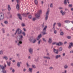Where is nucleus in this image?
<instances>
[{
	"label": "nucleus",
	"instance_id": "nucleus-53",
	"mask_svg": "<svg viewBox=\"0 0 73 73\" xmlns=\"http://www.w3.org/2000/svg\"><path fill=\"white\" fill-rule=\"evenodd\" d=\"M25 24H24V23H22V27H25Z\"/></svg>",
	"mask_w": 73,
	"mask_h": 73
},
{
	"label": "nucleus",
	"instance_id": "nucleus-63",
	"mask_svg": "<svg viewBox=\"0 0 73 73\" xmlns=\"http://www.w3.org/2000/svg\"><path fill=\"white\" fill-rule=\"evenodd\" d=\"M67 43V42H66V41L65 42H64V44H66Z\"/></svg>",
	"mask_w": 73,
	"mask_h": 73
},
{
	"label": "nucleus",
	"instance_id": "nucleus-35",
	"mask_svg": "<svg viewBox=\"0 0 73 73\" xmlns=\"http://www.w3.org/2000/svg\"><path fill=\"white\" fill-rule=\"evenodd\" d=\"M4 24H8V21H5L4 22Z\"/></svg>",
	"mask_w": 73,
	"mask_h": 73
},
{
	"label": "nucleus",
	"instance_id": "nucleus-12",
	"mask_svg": "<svg viewBox=\"0 0 73 73\" xmlns=\"http://www.w3.org/2000/svg\"><path fill=\"white\" fill-rule=\"evenodd\" d=\"M28 14H29V13H23L22 14V15L23 16H25V17H27V15H28Z\"/></svg>",
	"mask_w": 73,
	"mask_h": 73
},
{
	"label": "nucleus",
	"instance_id": "nucleus-5",
	"mask_svg": "<svg viewBox=\"0 0 73 73\" xmlns=\"http://www.w3.org/2000/svg\"><path fill=\"white\" fill-rule=\"evenodd\" d=\"M29 52L30 54H32V53H33V48H30L29 49Z\"/></svg>",
	"mask_w": 73,
	"mask_h": 73
},
{
	"label": "nucleus",
	"instance_id": "nucleus-38",
	"mask_svg": "<svg viewBox=\"0 0 73 73\" xmlns=\"http://www.w3.org/2000/svg\"><path fill=\"white\" fill-rule=\"evenodd\" d=\"M2 31L3 33H5V30H4V28L2 29Z\"/></svg>",
	"mask_w": 73,
	"mask_h": 73
},
{
	"label": "nucleus",
	"instance_id": "nucleus-55",
	"mask_svg": "<svg viewBox=\"0 0 73 73\" xmlns=\"http://www.w3.org/2000/svg\"><path fill=\"white\" fill-rule=\"evenodd\" d=\"M70 53H73V50L70 51Z\"/></svg>",
	"mask_w": 73,
	"mask_h": 73
},
{
	"label": "nucleus",
	"instance_id": "nucleus-64",
	"mask_svg": "<svg viewBox=\"0 0 73 73\" xmlns=\"http://www.w3.org/2000/svg\"><path fill=\"white\" fill-rule=\"evenodd\" d=\"M1 25H2L3 27H4L5 26L4 25H3V24L2 23H1Z\"/></svg>",
	"mask_w": 73,
	"mask_h": 73
},
{
	"label": "nucleus",
	"instance_id": "nucleus-58",
	"mask_svg": "<svg viewBox=\"0 0 73 73\" xmlns=\"http://www.w3.org/2000/svg\"><path fill=\"white\" fill-rule=\"evenodd\" d=\"M26 64L27 66H29L30 65L28 64V63H27Z\"/></svg>",
	"mask_w": 73,
	"mask_h": 73
},
{
	"label": "nucleus",
	"instance_id": "nucleus-61",
	"mask_svg": "<svg viewBox=\"0 0 73 73\" xmlns=\"http://www.w3.org/2000/svg\"><path fill=\"white\" fill-rule=\"evenodd\" d=\"M12 72L13 73H14V72H15V70H14V69H13Z\"/></svg>",
	"mask_w": 73,
	"mask_h": 73
},
{
	"label": "nucleus",
	"instance_id": "nucleus-36",
	"mask_svg": "<svg viewBox=\"0 0 73 73\" xmlns=\"http://www.w3.org/2000/svg\"><path fill=\"white\" fill-rule=\"evenodd\" d=\"M42 40H43V41H44V42H46V40H45V38H42Z\"/></svg>",
	"mask_w": 73,
	"mask_h": 73
},
{
	"label": "nucleus",
	"instance_id": "nucleus-29",
	"mask_svg": "<svg viewBox=\"0 0 73 73\" xmlns=\"http://www.w3.org/2000/svg\"><path fill=\"white\" fill-rule=\"evenodd\" d=\"M3 54V51L2 50L0 51V55H2Z\"/></svg>",
	"mask_w": 73,
	"mask_h": 73
},
{
	"label": "nucleus",
	"instance_id": "nucleus-47",
	"mask_svg": "<svg viewBox=\"0 0 73 73\" xmlns=\"http://www.w3.org/2000/svg\"><path fill=\"white\" fill-rule=\"evenodd\" d=\"M2 72L3 73H7V71H6V70H3V71H2Z\"/></svg>",
	"mask_w": 73,
	"mask_h": 73
},
{
	"label": "nucleus",
	"instance_id": "nucleus-18",
	"mask_svg": "<svg viewBox=\"0 0 73 73\" xmlns=\"http://www.w3.org/2000/svg\"><path fill=\"white\" fill-rule=\"evenodd\" d=\"M18 35H20L22 33V31L21 30V29H19V31H18Z\"/></svg>",
	"mask_w": 73,
	"mask_h": 73
},
{
	"label": "nucleus",
	"instance_id": "nucleus-28",
	"mask_svg": "<svg viewBox=\"0 0 73 73\" xmlns=\"http://www.w3.org/2000/svg\"><path fill=\"white\" fill-rule=\"evenodd\" d=\"M1 69H2V70H4V69H5V67H4V66H1Z\"/></svg>",
	"mask_w": 73,
	"mask_h": 73
},
{
	"label": "nucleus",
	"instance_id": "nucleus-26",
	"mask_svg": "<svg viewBox=\"0 0 73 73\" xmlns=\"http://www.w3.org/2000/svg\"><path fill=\"white\" fill-rule=\"evenodd\" d=\"M64 69H67V68H68V65H67V64H66L64 66Z\"/></svg>",
	"mask_w": 73,
	"mask_h": 73
},
{
	"label": "nucleus",
	"instance_id": "nucleus-9",
	"mask_svg": "<svg viewBox=\"0 0 73 73\" xmlns=\"http://www.w3.org/2000/svg\"><path fill=\"white\" fill-rule=\"evenodd\" d=\"M60 13H61L62 16H64V15H65L66 13V12H65L64 11L63 12V11L62 10L61 11H60Z\"/></svg>",
	"mask_w": 73,
	"mask_h": 73
},
{
	"label": "nucleus",
	"instance_id": "nucleus-20",
	"mask_svg": "<svg viewBox=\"0 0 73 73\" xmlns=\"http://www.w3.org/2000/svg\"><path fill=\"white\" fill-rule=\"evenodd\" d=\"M33 70V68H29V72H30V73L32 72V70Z\"/></svg>",
	"mask_w": 73,
	"mask_h": 73
},
{
	"label": "nucleus",
	"instance_id": "nucleus-59",
	"mask_svg": "<svg viewBox=\"0 0 73 73\" xmlns=\"http://www.w3.org/2000/svg\"><path fill=\"white\" fill-rule=\"evenodd\" d=\"M52 29L53 31H55V28L54 27H53Z\"/></svg>",
	"mask_w": 73,
	"mask_h": 73
},
{
	"label": "nucleus",
	"instance_id": "nucleus-46",
	"mask_svg": "<svg viewBox=\"0 0 73 73\" xmlns=\"http://www.w3.org/2000/svg\"><path fill=\"white\" fill-rule=\"evenodd\" d=\"M67 37L68 39H70L71 38V36H68Z\"/></svg>",
	"mask_w": 73,
	"mask_h": 73
},
{
	"label": "nucleus",
	"instance_id": "nucleus-40",
	"mask_svg": "<svg viewBox=\"0 0 73 73\" xmlns=\"http://www.w3.org/2000/svg\"><path fill=\"white\" fill-rule=\"evenodd\" d=\"M57 24L58 25V26L59 27H61V24L60 23H57Z\"/></svg>",
	"mask_w": 73,
	"mask_h": 73
},
{
	"label": "nucleus",
	"instance_id": "nucleus-45",
	"mask_svg": "<svg viewBox=\"0 0 73 73\" xmlns=\"http://www.w3.org/2000/svg\"><path fill=\"white\" fill-rule=\"evenodd\" d=\"M64 34V33L63 32H61L60 33V35H61V36H63V35Z\"/></svg>",
	"mask_w": 73,
	"mask_h": 73
},
{
	"label": "nucleus",
	"instance_id": "nucleus-37",
	"mask_svg": "<svg viewBox=\"0 0 73 73\" xmlns=\"http://www.w3.org/2000/svg\"><path fill=\"white\" fill-rule=\"evenodd\" d=\"M35 4H36V5H37V3H38L37 0H35Z\"/></svg>",
	"mask_w": 73,
	"mask_h": 73
},
{
	"label": "nucleus",
	"instance_id": "nucleus-16",
	"mask_svg": "<svg viewBox=\"0 0 73 73\" xmlns=\"http://www.w3.org/2000/svg\"><path fill=\"white\" fill-rule=\"evenodd\" d=\"M61 57V55H57L55 56V59H58V58Z\"/></svg>",
	"mask_w": 73,
	"mask_h": 73
},
{
	"label": "nucleus",
	"instance_id": "nucleus-30",
	"mask_svg": "<svg viewBox=\"0 0 73 73\" xmlns=\"http://www.w3.org/2000/svg\"><path fill=\"white\" fill-rule=\"evenodd\" d=\"M19 28H18L16 30V33L15 34V35H16V33H17V32H18V31H19Z\"/></svg>",
	"mask_w": 73,
	"mask_h": 73
},
{
	"label": "nucleus",
	"instance_id": "nucleus-51",
	"mask_svg": "<svg viewBox=\"0 0 73 73\" xmlns=\"http://www.w3.org/2000/svg\"><path fill=\"white\" fill-rule=\"evenodd\" d=\"M56 23H55L53 25V27H55V26L56 25Z\"/></svg>",
	"mask_w": 73,
	"mask_h": 73
},
{
	"label": "nucleus",
	"instance_id": "nucleus-21",
	"mask_svg": "<svg viewBox=\"0 0 73 73\" xmlns=\"http://www.w3.org/2000/svg\"><path fill=\"white\" fill-rule=\"evenodd\" d=\"M35 16H36V17H37V18H38V17H40V14H38V13L37 14H36L35 15Z\"/></svg>",
	"mask_w": 73,
	"mask_h": 73
},
{
	"label": "nucleus",
	"instance_id": "nucleus-34",
	"mask_svg": "<svg viewBox=\"0 0 73 73\" xmlns=\"http://www.w3.org/2000/svg\"><path fill=\"white\" fill-rule=\"evenodd\" d=\"M28 17H29V19H32V15H29V16Z\"/></svg>",
	"mask_w": 73,
	"mask_h": 73
},
{
	"label": "nucleus",
	"instance_id": "nucleus-43",
	"mask_svg": "<svg viewBox=\"0 0 73 73\" xmlns=\"http://www.w3.org/2000/svg\"><path fill=\"white\" fill-rule=\"evenodd\" d=\"M62 47H60L59 49V51H62Z\"/></svg>",
	"mask_w": 73,
	"mask_h": 73
},
{
	"label": "nucleus",
	"instance_id": "nucleus-11",
	"mask_svg": "<svg viewBox=\"0 0 73 73\" xmlns=\"http://www.w3.org/2000/svg\"><path fill=\"white\" fill-rule=\"evenodd\" d=\"M53 49L54 52V53H56L57 54H58V50H56L54 48Z\"/></svg>",
	"mask_w": 73,
	"mask_h": 73
},
{
	"label": "nucleus",
	"instance_id": "nucleus-50",
	"mask_svg": "<svg viewBox=\"0 0 73 73\" xmlns=\"http://www.w3.org/2000/svg\"><path fill=\"white\" fill-rule=\"evenodd\" d=\"M49 69L50 70H52L53 69V67H49Z\"/></svg>",
	"mask_w": 73,
	"mask_h": 73
},
{
	"label": "nucleus",
	"instance_id": "nucleus-6",
	"mask_svg": "<svg viewBox=\"0 0 73 73\" xmlns=\"http://www.w3.org/2000/svg\"><path fill=\"white\" fill-rule=\"evenodd\" d=\"M42 37V35L41 34H40L36 38V40L38 41L40 39V38Z\"/></svg>",
	"mask_w": 73,
	"mask_h": 73
},
{
	"label": "nucleus",
	"instance_id": "nucleus-23",
	"mask_svg": "<svg viewBox=\"0 0 73 73\" xmlns=\"http://www.w3.org/2000/svg\"><path fill=\"white\" fill-rule=\"evenodd\" d=\"M36 41H37V40H36V39H34L33 40V41H32L31 42L33 43V44L35 43V42H36Z\"/></svg>",
	"mask_w": 73,
	"mask_h": 73
},
{
	"label": "nucleus",
	"instance_id": "nucleus-52",
	"mask_svg": "<svg viewBox=\"0 0 73 73\" xmlns=\"http://www.w3.org/2000/svg\"><path fill=\"white\" fill-rule=\"evenodd\" d=\"M57 44V43H56V42H53L52 43V45H55V44Z\"/></svg>",
	"mask_w": 73,
	"mask_h": 73
},
{
	"label": "nucleus",
	"instance_id": "nucleus-44",
	"mask_svg": "<svg viewBox=\"0 0 73 73\" xmlns=\"http://www.w3.org/2000/svg\"><path fill=\"white\" fill-rule=\"evenodd\" d=\"M50 8H53V3H50Z\"/></svg>",
	"mask_w": 73,
	"mask_h": 73
},
{
	"label": "nucleus",
	"instance_id": "nucleus-24",
	"mask_svg": "<svg viewBox=\"0 0 73 73\" xmlns=\"http://www.w3.org/2000/svg\"><path fill=\"white\" fill-rule=\"evenodd\" d=\"M71 21H64V22H65V23H67L68 24L69 23H70V22Z\"/></svg>",
	"mask_w": 73,
	"mask_h": 73
},
{
	"label": "nucleus",
	"instance_id": "nucleus-15",
	"mask_svg": "<svg viewBox=\"0 0 73 73\" xmlns=\"http://www.w3.org/2000/svg\"><path fill=\"white\" fill-rule=\"evenodd\" d=\"M33 39V37L31 36L29 37V40L30 41V42H32V40Z\"/></svg>",
	"mask_w": 73,
	"mask_h": 73
},
{
	"label": "nucleus",
	"instance_id": "nucleus-13",
	"mask_svg": "<svg viewBox=\"0 0 73 73\" xmlns=\"http://www.w3.org/2000/svg\"><path fill=\"white\" fill-rule=\"evenodd\" d=\"M17 16H18L19 19L21 20H22V17L21 16V15H20V14H18Z\"/></svg>",
	"mask_w": 73,
	"mask_h": 73
},
{
	"label": "nucleus",
	"instance_id": "nucleus-56",
	"mask_svg": "<svg viewBox=\"0 0 73 73\" xmlns=\"http://www.w3.org/2000/svg\"><path fill=\"white\" fill-rule=\"evenodd\" d=\"M70 44L71 45V46H73V43L71 42L70 43Z\"/></svg>",
	"mask_w": 73,
	"mask_h": 73
},
{
	"label": "nucleus",
	"instance_id": "nucleus-49",
	"mask_svg": "<svg viewBox=\"0 0 73 73\" xmlns=\"http://www.w3.org/2000/svg\"><path fill=\"white\" fill-rule=\"evenodd\" d=\"M22 34L24 36H25V32H23V33H22Z\"/></svg>",
	"mask_w": 73,
	"mask_h": 73
},
{
	"label": "nucleus",
	"instance_id": "nucleus-10",
	"mask_svg": "<svg viewBox=\"0 0 73 73\" xmlns=\"http://www.w3.org/2000/svg\"><path fill=\"white\" fill-rule=\"evenodd\" d=\"M43 58L44 59H47V60H50V58L49 56H43Z\"/></svg>",
	"mask_w": 73,
	"mask_h": 73
},
{
	"label": "nucleus",
	"instance_id": "nucleus-19",
	"mask_svg": "<svg viewBox=\"0 0 73 73\" xmlns=\"http://www.w3.org/2000/svg\"><path fill=\"white\" fill-rule=\"evenodd\" d=\"M7 66H11V62H8L7 61Z\"/></svg>",
	"mask_w": 73,
	"mask_h": 73
},
{
	"label": "nucleus",
	"instance_id": "nucleus-14",
	"mask_svg": "<svg viewBox=\"0 0 73 73\" xmlns=\"http://www.w3.org/2000/svg\"><path fill=\"white\" fill-rule=\"evenodd\" d=\"M48 42H49L50 44V43H52V38H49L48 40Z\"/></svg>",
	"mask_w": 73,
	"mask_h": 73
},
{
	"label": "nucleus",
	"instance_id": "nucleus-4",
	"mask_svg": "<svg viewBox=\"0 0 73 73\" xmlns=\"http://www.w3.org/2000/svg\"><path fill=\"white\" fill-rule=\"evenodd\" d=\"M4 19V15L2 13H0V21L1 20H3Z\"/></svg>",
	"mask_w": 73,
	"mask_h": 73
},
{
	"label": "nucleus",
	"instance_id": "nucleus-60",
	"mask_svg": "<svg viewBox=\"0 0 73 73\" xmlns=\"http://www.w3.org/2000/svg\"><path fill=\"white\" fill-rule=\"evenodd\" d=\"M48 61L47 60H45L44 61V62H45V63H46V62H47Z\"/></svg>",
	"mask_w": 73,
	"mask_h": 73
},
{
	"label": "nucleus",
	"instance_id": "nucleus-39",
	"mask_svg": "<svg viewBox=\"0 0 73 73\" xmlns=\"http://www.w3.org/2000/svg\"><path fill=\"white\" fill-rule=\"evenodd\" d=\"M41 40L40 39L38 42V45H40V43H41Z\"/></svg>",
	"mask_w": 73,
	"mask_h": 73
},
{
	"label": "nucleus",
	"instance_id": "nucleus-54",
	"mask_svg": "<svg viewBox=\"0 0 73 73\" xmlns=\"http://www.w3.org/2000/svg\"><path fill=\"white\" fill-rule=\"evenodd\" d=\"M68 49H70V48H71V45H69L68 47Z\"/></svg>",
	"mask_w": 73,
	"mask_h": 73
},
{
	"label": "nucleus",
	"instance_id": "nucleus-8",
	"mask_svg": "<svg viewBox=\"0 0 73 73\" xmlns=\"http://www.w3.org/2000/svg\"><path fill=\"white\" fill-rule=\"evenodd\" d=\"M62 44H63L62 42H60L58 43H56V45H58V46H60L61 45H62Z\"/></svg>",
	"mask_w": 73,
	"mask_h": 73
},
{
	"label": "nucleus",
	"instance_id": "nucleus-33",
	"mask_svg": "<svg viewBox=\"0 0 73 73\" xmlns=\"http://www.w3.org/2000/svg\"><path fill=\"white\" fill-rule=\"evenodd\" d=\"M38 13V14H39V15H40V14H41V13H42V10H40L39 11V13Z\"/></svg>",
	"mask_w": 73,
	"mask_h": 73
},
{
	"label": "nucleus",
	"instance_id": "nucleus-32",
	"mask_svg": "<svg viewBox=\"0 0 73 73\" xmlns=\"http://www.w3.org/2000/svg\"><path fill=\"white\" fill-rule=\"evenodd\" d=\"M64 4L65 5L67 4V2H66V0H65L64 1Z\"/></svg>",
	"mask_w": 73,
	"mask_h": 73
},
{
	"label": "nucleus",
	"instance_id": "nucleus-17",
	"mask_svg": "<svg viewBox=\"0 0 73 73\" xmlns=\"http://www.w3.org/2000/svg\"><path fill=\"white\" fill-rule=\"evenodd\" d=\"M7 9L9 11H10L11 10V6H10V5H8Z\"/></svg>",
	"mask_w": 73,
	"mask_h": 73
},
{
	"label": "nucleus",
	"instance_id": "nucleus-31",
	"mask_svg": "<svg viewBox=\"0 0 73 73\" xmlns=\"http://www.w3.org/2000/svg\"><path fill=\"white\" fill-rule=\"evenodd\" d=\"M32 67L33 68H36V66H35V65H32Z\"/></svg>",
	"mask_w": 73,
	"mask_h": 73
},
{
	"label": "nucleus",
	"instance_id": "nucleus-1",
	"mask_svg": "<svg viewBox=\"0 0 73 73\" xmlns=\"http://www.w3.org/2000/svg\"><path fill=\"white\" fill-rule=\"evenodd\" d=\"M23 38V35H21L20 38H19V41L17 45L19 46H21V44H22L23 43V42H22V39Z\"/></svg>",
	"mask_w": 73,
	"mask_h": 73
},
{
	"label": "nucleus",
	"instance_id": "nucleus-7",
	"mask_svg": "<svg viewBox=\"0 0 73 73\" xmlns=\"http://www.w3.org/2000/svg\"><path fill=\"white\" fill-rule=\"evenodd\" d=\"M17 1L18 4H17L16 8L17 9H18V10H19V0H16Z\"/></svg>",
	"mask_w": 73,
	"mask_h": 73
},
{
	"label": "nucleus",
	"instance_id": "nucleus-22",
	"mask_svg": "<svg viewBox=\"0 0 73 73\" xmlns=\"http://www.w3.org/2000/svg\"><path fill=\"white\" fill-rule=\"evenodd\" d=\"M39 58V57H37V58H35V61L36 62H37V61H38V60Z\"/></svg>",
	"mask_w": 73,
	"mask_h": 73
},
{
	"label": "nucleus",
	"instance_id": "nucleus-42",
	"mask_svg": "<svg viewBox=\"0 0 73 73\" xmlns=\"http://www.w3.org/2000/svg\"><path fill=\"white\" fill-rule=\"evenodd\" d=\"M73 5H72V4H69L68 5V7H70V8H72V7Z\"/></svg>",
	"mask_w": 73,
	"mask_h": 73
},
{
	"label": "nucleus",
	"instance_id": "nucleus-2",
	"mask_svg": "<svg viewBox=\"0 0 73 73\" xmlns=\"http://www.w3.org/2000/svg\"><path fill=\"white\" fill-rule=\"evenodd\" d=\"M47 26L46 25L43 29V32L42 33V36H44L45 35H47V33H46Z\"/></svg>",
	"mask_w": 73,
	"mask_h": 73
},
{
	"label": "nucleus",
	"instance_id": "nucleus-62",
	"mask_svg": "<svg viewBox=\"0 0 73 73\" xmlns=\"http://www.w3.org/2000/svg\"><path fill=\"white\" fill-rule=\"evenodd\" d=\"M71 66H73V63H72L71 64Z\"/></svg>",
	"mask_w": 73,
	"mask_h": 73
},
{
	"label": "nucleus",
	"instance_id": "nucleus-41",
	"mask_svg": "<svg viewBox=\"0 0 73 73\" xmlns=\"http://www.w3.org/2000/svg\"><path fill=\"white\" fill-rule=\"evenodd\" d=\"M44 27H45V25L44 24H43L42 25V28H44Z\"/></svg>",
	"mask_w": 73,
	"mask_h": 73
},
{
	"label": "nucleus",
	"instance_id": "nucleus-27",
	"mask_svg": "<svg viewBox=\"0 0 73 73\" xmlns=\"http://www.w3.org/2000/svg\"><path fill=\"white\" fill-rule=\"evenodd\" d=\"M17 65L18 67H20V64L19 62H18L17 63Z\"/></svg>",
	"mask_w": 73,
	"mask_h": 73
},
{
	"label": "nucleus",
	"instance_id": "nucleus-57",
	"mask_svg": "<svg viewBox=\"0 0 73 73\" xmlns=\"http://www.w3.org/2000/svg\"><path fill=\"white\" fill-rule=\"evenodd\" d=\"M54 33H55V34H56V33H57V31L56 30L54 31Z\"/></svg>",
	"mask_w": 73,
	"mask_h": 73
},
{
	"label": "nucleus",
	"instance_id": "nucleus-48",
	"mask_svg": "<svg viewBox=\"0 0 73 73\" xmlns=\"http://www.w3.org/2000/svg\"><path fill=\"white\" fill-rule=\"evenodd\" d=\"M36 20V18H33V20L34 21H35Z\"/></svg>",
	"mask_w": 73,
	"mask_h": 73
},
{
	"label": "nucleus",
	"instance_id": "nucleus-3",
	"mask_svg": "<svg viewBox=\"0 0 73 73\" xmlns=\"http://www.w3.org/2000/svg\"><path fill=\"white\" fill-rule=\"evenodd\" d=\"M50 11L49 8H48L47 9V11L46 13V17H45V19L46 20H48V15H49V14Z\"/></svg>",
	"mask_w": 73,
	"mask_h": 73
},
{
	"label": "nucleus",
	"instance_id": "nucleus-25",
	"mask_svg": "<svg viewBox=\"0 0 73 73\" xmlns=\"http://www.w3.org/2000/svg\"><path fill=\"white\" fill-rule=\"evenodd\" d=\"M3 59H5L6 60H7L8 59V58L7 56H4L3 57Z\"/></svg>",
	"mask_w": 73,
	"mask_h": 73
}]
</instances>
